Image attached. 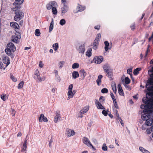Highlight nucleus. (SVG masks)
<instances>
[{"label":"nucleus","instance_id":"obj_53","mask_svg":"<svg viewBox=\"0 0 153 153\" xmlns=\"http://www.w3.org/2000/svg\"><path fill=\"white\" fill-rule=\"evenodd\" d=\"M98 45L95 44L93 43V48L94 49L96 50L97 48V45Z\"/></svg>","mask_w":153,"mask_h":153},{"label":"nucleus","instance_id":"obj_62","mask_svg":"<svg viewBox=\"0 0 153 153\" xmlns=\"http://www.w3.org/2000/svg\"><path fill=\"white\" fill-rule=\"evenodd\" d=\"M73 87V85L71 84L69 86L68 90H72V88Z\"/></svg>","mask_w":153,"mask_h":153},{"label":"nucleus","instance_id":"obj_41","mask_svg":"<svg viewBox=\"0 0 153 153\" xmlns=\"http://www.w3.org/2000/svg\"><path fill=\"white\" fill-rule=\"evenodd\" d=\"M125 84H128L130 82V80L128 77H126L125 79Z\"/></svg>","mask_w":153,"mask_h":153},{"label":"nucleus","instance_id":"obj_42","mask_svg":"<svg viewBox=\"0 0 153 153\" xmlns=\"http://www.w3.org/2000/svg\"><path fill=\"white\" fill-rule=\"evenodd\" d=\"M66 23V21L65 19H61L59 22V24L63 26Z\"/></svg>","mask_w":153,"mask_h":153},{"label":"nucleus","instance_id":"obj_64","mask_svg":"<svg viewBox=\"0 0 153 153\" xmlns=\"http://www.w3.org/2000/svg\"><path fill=\"white\" fill-rule=\"evenodd\" d=\"M152 131L151 130V129H147L146 130V132L147 134H150L151 133Z\"/></svg>","mask_w":153,"mask_h":153},{"label":"nucleus","instance_id":"obj_20","mask_svg":"<svg viewBox=\"0 0 153 153\" xmlns=\"http://www.w3.org/2000/svg\"><path fill=\"white\" fill-rule=\"evenodd\" d=\"M117 88L119 94L121 96H123L124 95V93L123 90L122 89V87L120 84L118 85Z\"/></svg>","mask_w":153,"mask_h":153},{"label":"nucleus","instance_id":"obj_61","mask_svg":"<svg viewBox=\"0 0 153 153\" xmlns=\"http://www.w3.org/2000/svg\"><path fill=\"white\" fill-rule=\"evenodd\" d=\"M146 126L147 125H146V124L143 125L142 126V130H145L146 128Z\"/></svg>","mask_w":153,"mask_h":153},{"label":"nucleus","instance_id":"obj_37","mask_svg":"<svg viewBox=\"0 0 153 153\" xmlns=\"http://www.w3.org/2000/svg\"><path fill=\"white\" fill-rule=\"evenodd\" d=\"M111 87L114 92L115 94L117 92L116 85L115 84H112Z\"/></svg>","mask_w":153,"mask_h":153},{"label":"nucleus","instance_id":"obj_32","mask_svg":"<svg viewBox=\"0 0 153 153\" xmlns=\"http://www.w3.org/2000/svg\"><path fill=\"white\" fill-rule=\"evenodd\" d=\"M139 149L143 153H149V152L148 151L142 147H140Z\"/></svg>","mask_w":153,"mask_h":153},{"label":"nucleus","instance_id":"obj_45","mask_svg":"<svg viewBox=\"0 0 153 153\" xmlns=\"http://www.w3.org/2000/svg\"><path fill=\"white\" fill-rule=\"evenodd\" d=\"M64 62L63 61H60L59 63V68H61L64 64Z\"/></svg>","mask_w":153,"mask_h":153},{"label":"nucleus","instance_id":"obj_27","mask_svg":"<svg viewBox=\"0 0 153 153\" xmlns=\"http://www.w3.org/2000/svg\"><path fill=\"white\" fill-rule=\"evenodd\" d=\"M72 77L74 79H75L78 77L79 74L77 71H74L72 73Z\"/></svg>","mask_w":153,"mask_h":153},{"label":"nucleus","instance_id":"obj_38","mask_svg":"<svg viewBox=\"0 0 153 153\" xmlns=\"http://www.w3.org/2000/svg\"><path fill=\"white\" fill-rule=\"evenodd\" d=\"M56 7H54L52 9V12L54 15H56L57 13V10L56 9Z\"/></svg>","mask_w":153,"mask_h":153},{"label":"nucleus","instance_id":"obj_46","mask_svg":"<svg viewBox=\"0 0 153 153\" xmlns=\"http://www.w3.org/2000/svg\"><path fill=\"white\" fill-rule=\"evenodd\" d=\"M108 90L106 88H103L101 90V92L102 93H106L108 92Z\"/></svg>","mask_w":153,"mask_h":153},{"label":"nucleus","instance_id":"obj_44","mask_svg":"<svg viewBox=\"0 0 153 153\" xmlns=\"http://www.w3.org/2000/svg\"><path fill=\"white\" fill-rule=\"evenodd\" d=\"M102 149V150L105 151H106L107 150L108 148L105 143H104L103 144Z\"/></svg>","mask_w":153,"mask_h":153},{"label":"nucleus","instance_id":"obj_25","mask_svg":"<svg viewBox=\"0 0 153 153\" xmlns=\"http://www.w3.org/2000/svg\"><path fill=\"white\" fill-rule=\"evenodd\" d=\"M60 118L61 117L60 114H57L54 117V122L55 123H57L60 120Z\"/></svg>","mask_w":153,"mask_h":153},{"label":"nucleus","instance_id":"obj_51","mask_svg":"<svg viewBox=\"0 0 153 153\" xmlns=\"http://www.w3.org/2000/svg\"><path fill=\"white\" fill-rule=\"evenodd\" d=\"M124 85L126 88H127L128 90H130L131 89V87L129 85H125V84H124Z\"/></svg>","mask_w":153,"mask_h":153},{"label":"nucleus","instance_id":"obj_7","mask_svg":"<svg viewBox=\"0 0 153 153\" xmlns=\"http://www.w3.org/2000/svg\"><path fill=\"white\" fill-rule=\"evenodd\" d=\"M39 72L38 70H36L35 73L34 75V78L38 80L40 82H42L45 80V78H41L40 76L39 75Z\"/></svg>","mask_w":153,"mask_h":153},{"label":"nucleus","instance_id":"obj_55","mask_svg":"<svg viewBox=\"0 0 153 153\" xmlns=\"http://www.w3.org/2000/svg\"><path fill=\"white\" fill-rule=\"evenodd\" d=\"M100 25H97L95 26L94 27V28L95 29H97V30H100Z\"/></svg>","mask_w":153,"mask_h":153},{"label":"nucleus","instance_id":"obj_21","mask_svg":"<svg viewBox=\"0 0 153 153\" xmlns=\"http://www.w3.org/2000/svg\"><path fill=\"white\" fill-rule=\"evenodd\" d=\"M16 1L13 3V5L17 6L22 4L24 2V0H15Z\"/></svg>","mask_w":153,"mask_h":153},{"label":"nucleus","instance_id":"obj_60","mask_svg":"<svg viewBox=\"0 0 153 153\" xmlns=\"http://www.w3.org/2000/svg\"><path fill=\"white\" fill-rule=\"evenodd\" d=\"M102 100V101H104L105 100L104 97L102 96H101L99 98V100L101 102H102V101L101 100Z\"/></svg>","mask_w":153,"mask_h":153},{"label":"nucleus","instance_id":"obj_43","mask_svg":"<svg viewBox=\"0 0 153 153\" xmlns=\"http://www.w3.org/2000/svg\"><path fill=\"white\" fill-rule=\"evenodd\" d=\"M35 34L36 36H39L40 35V33L39 30L38 29H36L35 30Z\"/></svg>","mask_w":153,"mask_h":153},{"label":"nucleus","instance_id":"obj_15","mask_svg":"<svg viewBox=\"0 0 153 153\" xmlns=\"http://www.w3.org/2000/svg\"><path fill=\"white\" fill-rule=\"evenodd\" d=\"M103 68L105 72H108L109 71L112 70L110 68L109 64L106 63L103 66Z\"/></svg>","mask_w":153,"mask_h":153},{"label":"nucleus","instance_id":"obj_50","mask_svg":"<svg viewBox=\"0 0 153 153\" xmlns=\"http://www.w3.org/2000/svg\"><path fill=\"white\" fill-rule=\"evenodd\" d=\"M72 90H69L68 92V96H72L73 95Z\"/></svg>","mask_w":153,"mask_h":153},{"label":"nucleus","instance_id":"obj_28","mask_svg":"<svg viewBox=\"0 0 153 153\" xmlns=\"http://www.w3.org/2000/svg\"><path fill=\"white\" fill-rule=\"evenodd\" d=\"M112 71L111 70L106 72L107 73L106 76L110 79L111 80L112 79Z\"/></svg>","mask_w":153,"mask_h":153},{"label":"nucleus","instance_id":"obj_35","mask_svg":"<svg viewBox=\"0 0 153 153\" xmlns=\"http://www.w3.org/2000/svg\"><path fill=\"white\" fill-rule=\"evenodd\" d=\"M79 64L77 63H75L73 64L72 66V68L73 69L77 68H79Z\"/></svg>","mask_w":153,"mask_h":153},{"label":"nucleus","instance_id":"obj_40","mask_svg":"<svg viewBox=\"0 0 153 153\" xmlns=\"http://www.w3.org/2000/svg\"><path fill=\"white\" fill-rule=\"evenodd\" d=\"M24 82L23 81L21 82L18 84V88L19 89L22 88L24 85Z\"/></svg>","mask_w":153,"mask_h":153},{"label":"nucleus","instance_id":"obj_8","mask_svg":"<svg viewBox=\"0 0 153 153\" xmlns=\"http://www.w3.org/2000/svg\"><path fill=\"white\" fill-rule=\"evenodd\" d=\"M57 4L55 1H52L49 3L47 5V8L48 10H50L54 7H57Z\"/></svg>","mask_w":153,"mask_h":153},{"label":"nucleus","instance_id":"obj_57","mask_svg":"<svg viewBox=\"0 0 153 153\" xmlns=\"http://www.w3.org/2000/svg\"><path fill=\"white\" fill-rule=\"evenodd\" d=\"M1 97L3 101H4L6 100L5 95H1Z\"/></svg>","mask_w":153,"mask_h":153},{"label":"nucleus","instance_id":"obj_54","mask_svg":"<svg viewBox=\"0 0 153 153\" xmlns=\"http://www.w3.org/2000/svg\"><path fill=\"white\" fill-rule=\"evenodd\" d=\"M53 142V140H52V138L49 141V146L50 147H51L52 146V144Z\"/></svg>","mask_w":153,"mask_h":153},{"label":"nucleus","instance_id":"obj_23","mask_svg":"<svg viewBox=\"0 0 153 153\" xmlns=\"http://www.w3.org/2000/svg\"><path fill=\"white\" fill-rule=\"evenodd\" d=\"M116 112V116L118 117V119L119 120V121L120 123L121 124L122 126H123V120L121 117H119V114L118 112V111L117 110H116L115 111V112Z\"/></svg>","mask_w":153,"mask_h":153},{"label":"nucleus","instance_id":"obj_19","mask_svg":"<svg viewBox=\"0 0 153 153\" xmlns=\"http://www.w3.org/2000/svg\"><path fill=\"white\" fill-rule=\"evenodd\" d=\"M39 121L40 122H47L48 121L47 118L45 117L43 114H42L40 115V116L39 119Z\"/></svg>","mask_w":153,"mask_h":153},{"label":"nucleus","instance_id":"obj_48","mask_svg":"<svg viewBox=\"0 0 153 153\" xmlns=\"http://www.w3.org/2000/svg\"><path fill=\"white\" fill-rule=\"evenodd\" d=\"M11 112L12 114H13V116H14L16 113V111H15V110L11 108Z\"/></svg>","mask_w":153,"mask_h":153},{"label":"nucleus","instance_id":"obj_39","mask_svg":"<svg viewBox=\"0 0 153 153\" xmlns=\"http://www.w3.org/2000/svg\"><path fill=\"white\" fill-rule=\"evenodd\" d=\"M53 47L54 50L55 51L57 50L59 48L58 44L56 43L53 44Z\"/></svg>","mask_w":153,"mask_h":153},{"label":"nucleus","instance_id":"obj_58","mask_svg":"<svg viewBox=\"0 0 153 153\" xmlns=\"http://www.w3.org/2000/svg\"><path fill=\"white\" fill-rule=\"evenodd\" d=\"M44 65V64L42 63V61H40L39 62V67L42 68L43 67Z\"/></svg>","mask_w":153,"mask_h":153},{"label":"nucleus","instance_id":"obj_24","mask_svg":"<svg viewBox=\"0 0 153 153\" xmlns=\"http://www.w3.org/2000/svg\"><path fill=\"white\" fill-rule=\"evenodd\" d=\"M105 44V50L106 51H107L108 49H111V48H109V43L108 41H105L104 42Z\"/></svg>","mask_w":153,"mask_h":153},{"label":"nucleus","instance_id":"obj_11","mask_svg":"<svg viewBox=\"0 0 153 153\" xmlns=\"http://www.w3.org/2000/svg\"><path fill=\"white\" fill-rule=\"evenodd\" d=\"M66 134H67L68 137H70L75 134V132L73 130L69 128L66 129Z\"/></svg>","mask_w":153,"mask_h":153},{"label":"nucleus","instance_id":"obj_9","mask_svg":"<svg viewBox=\"0 0 153 153\" xmlns=\"http://www.w3.org/2000/svg\"><path fill=\"white\" fill-rule=\"evenodd\" d=\"M69 10V7L67 4H63V7L61 9V14H62V15L63 14L65 13Z\"/></svg>","mask_w":153,"mask_h":153},{"label":"nucleus","instance_id":"obj_2","mask_svg":"<svg viewBox=\"0 0 153 153\" xmlns=\"http://www.w3.org/2000/svg\"><path fill=\"white\" fill-rule=\"evenodd\" d=\"M20 8V5L11 8L12 10L15 11V16L14 17V18L15 20L16 21H19L24 16V13L19 10Z\"/></svg>","mask_w":153,"mask_h":153},{"label":"nucleus","instance_id":"obj_59","mask_svg":"<svg viewBox=\"0 0 153 153\" xmlns=\"http://www.w3.org/2000/svg\"><path fill=\"white\" fill-rule=\"evenodd\" d=\"M101 38V34L100 33H99L97 34L96 37L95 39H100Z\"/></svg>","mask_w":153,"mask_h":153},{"label":"nucleus","instance_id":"obj_33","mask_svg":"<svg viewBox=\"0 0 153 153\" xmlns=\"http://www.w3.org/2000/svg\"><path fill=\"white\" fill-rule=\"evenodd\" d=\"M5 51L7 54L8 56L11 55L12 54V52L11 50L7 48L5 49Z\"/></svg>","mask_w":153,"mask_h":153},{"label":"nucleus","instance_id":"obj_6","mask_svg":"<svg viewBox=\"0 0 153 153\" xmlns=\"http://www.w3.org/2000/svg\"><path fill=\"white\" fill-rule=\"evenodd\" d=\"M82 141L83 143L87 146H91L94 149H95L88 138L86 137H84L82 138Z\"/></svg>","mask_w":153,"mask_h":153},{"label":"nucleus","instance_id":"obj_12","mask_svg":"<svg viewBox=\"0 0 153 153\" xmlns=\"http://www.w3.org/2000/svg\"><path fill=\"white\" fill-rule=\"evenodd\" d=\"M3 62L6 64V67H7L10 64V60L9 57L5 56L3 57L2 59Z\"/></svg>","mask_w":153,"mask_h":153},{"label":"nucleus","instance_id":"obj_49","mask_svg":"<svg viewBox=\"0 0 153 153\" xmlns=\"http://www.w3.org/2000/svg\"><path fill=\"white\" fill-rule=\"evenodd\" d=\"M10 78L14 82H16L17 81V79L13 75H11L10 76Z\"/></svg>","mask_w":153,"mask_h":153},{"label":"nucleus","instance_id":"obj_31","mask_svg":"<svg viewBox=\"0 0 153 153\" xmlns=\"http://www.w3.org/2000/svg\"><path fill=\"white\" fill-rule=\"evenodd\" d=\"M52 21L51 22L50 25L49 27V32H51L53 30V19H52Z\"/></svg>","mask_w":153,"mask_h":153},{"label":"nucleus","instance_id":"obj_4","mask_svg":"<svg viewBox=\"0 0 153 153\" xmlns=\"http://www.w3.org/2000/svg\"><path fill=\"white\" fill-rule=\"evenodd\" d=\"M21 36L20 33L16 32L14 35L12 36L11 37L12 41L16 43L19 42V39L21 38Z\"/></svg>","mask_w":153,"mask_h":153},{"label":"nucleus","instance_id":"obj_13","mask_svg":"<svg viewBox=\"0 0 153 153\" xmlns=\"http://www.w3.org/2000/svg\"><path fill=\"white\" fill-rule=\"evenodd\" d=\"M7 48L11 50L12 52L16 51V47L12 42H10L7 45Z\"/></svg>","mask_w":153,"mask_h":153},{"label":"nucleus","instance_id":"obj_30","mask_svg":"<svg viewBox=\"0 0 153 153\" xmlns=\"http://www.w3.org/2000/svg\"><path fill=\"white\" fill-rule=\"evenodd\" d=\"M92 49L91 48L88 49L86 53V55L89 57L91 56Z\"/></svg>","mask_w":153,"mask_h":153},{"label":"nucleus","instance_id":"obj_14","mask_svg":"<svg viewBox=\"0 0 153 153\" xmlns=\"http://www.w3.org/2000/svg\"><path fill=\"white\" fill-rule=\"evenodd\" d=\"M85 44H83L79 46L78 51L79 53L83 54L84 53L85 51Z\"/></svg>","mask_w":153,"mask_h":153},{"label":"nucleus","instance_id":"obj_3","mask_svg":"<svg viewBox=\"0 0 153 153\" xmlns=\"http://www.w3.org/2000/svg\"><path fill=\"white\" fill-rule=\"evenodd\" d=\"M143 112L144 114L142 115V119L145 120L146 119V117H149L153 120V109L152 110H143Z\"/></svg>","mask_w":153,"mask_h":153},{"label":"nucleus","instance_id":"obj_56","mask_svg":"<svg viewBox=\"0 0 153 153\" xmlns=\"http://www.w3.org/2000/svg\"><path fill=\"white\" fill-rule=\"evenodd\" d=\"M131 29L134 30L135 28V23H133L131 26Z\"/></svg>","mask_w":153,"mask_h":153},{"label":"nucleus","instance_id":"obj_34","mask_svg":"<svg viewBox=\"0 0 153 153\" xmlns=\"http://www.w3.org/2000/svg\"><path fill=\"white\" fill-rule=\"evenodd\" d=\"M141 70V68H138L134 69V71L133 73L134 75H137L139 74V72Z\"/></svg>","mask_w":153,"mask_h":153},{"label":"nucleus","instance_id":"obj_63","mask_svg":"<svg viewBox=\"0 0 153 153\" xmlns=\"http://www.w3.org/2000/svg\"><path fill=\"white\" fill-rule=\"evenodd\" d=\"M98 43L99 40L98 39H95L93 43L98 45Z\"/></svg>","mask_w":153,"mask_h":153},{"label":"nucleus","instance_id":"obj_18","mask_svg":"<svg viewBox=\"0 0 153 153\" xmlns=\"http://www.w3.org/2000/svg\"><path fill=\"white\" fill-rule=\"evenodd\" d=\"M10 25L11 27H13L15 29H18L19 28V25L15 22H11L10 23Z\"/></svg>","mask_w":153,"mask_h":153},{"label":"nucleus","instance_id":"obj_10","mask_svg":"<svg viewBox=\"0 0 153 153\" xmlns=\"http://www.w3.org/2000/svg\"><path fill=\"white\" fill-rule=\"evenodd\" d=\"M86 7L84 6H82L78 4L76 8V11H74V13H76L79 12H82L85 9Z\"/></svg>","mask_w":153,"mask_h":153},{"label":"nucleus","instance_id":"obj_29","mask_svg":"<svg viewBox=\"0 0 153 153\" xmlns=\"http://www.w3.org/2000/svg\"><path fill=\"white\" fill-rule=\"evenodd\" d=\"M27 149V140H25L23 144L22 148V152H24L26 151Z\"/></svg>","mask_w":153,"mask_h":153},{"label":"nucleus","instance_id":"obj_16","mask_svg":"<svg viewBox=\"0 0 153 153\" xmlns=\"http://www.w3.org/2000/svg\"><path fill=\"white\" fill-rule=\"evenodd\" d=\"M95 103L97 108L101 109H105V108L97 100H95Z\"/></svg>","mask_w":153,"mask_h":153},{"label":"nucleus","instance_id":"obj_47","mask_svg":"<svg viewBox=\"0 0 153 153\" xmlns=\"http://www.w3.org/2000/svg\"><path fill=\"white\" fill-rule=\"evenodd\" d=\"M132 68L128 69L127 70V73L129 75H131L132 73Z\"/></svg>","mask_w":153,"mask_h":153},{"label":"nucleus","instance_id":"obj_36","mask_svg":"<svg viewBox=\"0 0 153 153\" xmlns=\"http://www.w3.org/2000/svg\"><path fill=\"white\" fill-rule=\"evenodd\" d=\"M81 74L83 76V78L84 79L86 75V73L84 70H81L80 71Z\"/></svg>","mask_w":153,"mask_h":153},{"label":"nucleus","instance_id":"obj_52","mask_svg":"<svg viewBox=\"0 0 153 153\" xmlns=\"http://www.w3.org/2000/svg\"><path fill=\"white\" fill-rule=\"evenodd\" d=\"M102 113L105 116H107L108 114L107 112L105 110L102 111Z\"/></svg>","mask_w":153,"mask_h":153},{"label":"nucleus","instance_id":"obj_1","mask_svg":"<svg viewBox=\"0 0 153 153\" xmlns=\"http://www.w3.org/2000/svg\"><path fill=\"white\" fill-rule=\"evenodd\" d=\"M152 64L150 66L148 71V74L149 76L146 85V87L149 92L146 95V97L142 99L143 103L145 105L142 104L140 108L144 110H152L153 109V59L150 62Z\"/></svg>","mask_w":153,"mask_h":153},{"label":"nucleus","instance_id":"obj_5","mask_svg":"<svg viewBox=\"0 0 153 153\" xmlns=\"http://www.w3.org/2000/svg\"><path fill=\"white\" fill-rule=\"evenodd\" d=\"M103 59L102 56H95L93 60V62L97 64H100L102 61Z\"/></svg>","mask_w":153,"mask_h":153},{"label":"nucleus","instance_id":"obj_22","mask_svg":"<svg viewBox=\"0 0 153 153\" xmlns=\"http://www.w3.org/2000/svg\"><path fill=\"white\" fill-rule=\"evenodd\" d=\"M89 107L88 105L85 106L80 111V112L82 114H83L86 113L88 111Z\"/></svg>","mask_w":153,"mask_h":153},{"label":"nucleus","instance_id":"obj_26","mask_svg":"<svg viewBox=\"0 0 153 153\" xmlns=\"http://www.w3.org/2000/svg\"><path fill=\"white\" fill-rule=\"evenodd\" d=\"M102 77L103 76L102 75H99L98 76L97 79L96 80V82L98 86L100 85V83L101 82V80Z\"/></svg>","mask_w":153,"mask_h":153},{"label":"nucleus","instance_id":"obj_17","mask_svg":"<svg viewBox=\"0 0 153 153\" xmlns=\"http://www.w3.org/2000/svg\"><path fill=\"white\" fill-rule=\"evenodd\" d=\"M146 124L148 126H150L153 123V120L151 119L150 117H146Z\"/></svg>","mask_w":153,"mask_h":153}]
</instances>
